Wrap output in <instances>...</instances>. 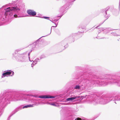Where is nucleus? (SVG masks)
<instances>
[{
	"label": "nucleus",
	"mask_w": 120,
	"mask_h": 120,
	"mask_svg": "<svg viewBox=\"0 0 120 120\" xmlns=\"http://www.w3.org/2000/svg\"><path fill=\"white\" fill-rule=\"evenodd\" d=\"M84 76H86L87 78L83 79V76L79 77L78 79L79 81L78 83L82 81L85 82L86 86L88 87L92 86H104L108 84H112L117 83L120 86V80L118 81L113 76L110 75H105L98 77L96 76L92 77L91 73H87L84 74Z\"/></svg>",
	"instance_id": "f257e3e1"
},
{
	"label": "nucleus",
	"mask_w": 120,
	"mask_h": 120,
	"mask_svg": "<svg viewBox=\"0 0 120 120\" xmlns=\"http://www.w3.org/2000/svg\"><path fill=\"white\" fill-rule=\"evenodd\" d=\"M22 7L20 4L17 5L14 7H9L6 9H4L5 15L8 16H11L13 15L15 18L21 17L20 16V10Z\"/></svg>",
	"instance_id": "f03ea898"
},
{
	"label": "nucleus",
	"mask_w": 120,
	"mask_h": 120,
	"mask_svg": "<svg viewBox=\"0 0 120 120\" xmlns=\"http://www.w3.org/2000/svg\"><path fill=\"white\" fill-rule=\"evenodd\" d=\"M24 96V94L20 92H16L13 94L9 95L8 98L4 97L2 99V103H8L10 100L14 101L21 100Z\"/></svg>",
	"instance_id": "7ed1b4c3"
},
{
	"label": "nucleus",
	"mask_w": 120,
	"mask_h": 120,
	"mask_svg": "<svg viewBox=\"0 0 120 120\" xmlns=\"http://www.w3.org/2000/svg\"><path fill=\"white\" fill-rule=\"evenodd\" d=\"M74 41L73 36H70L68 37L65 38L60 43H59L57 45V47L60 50L59 52L62 51L68 47V46L67 42L68 41L72 42H74Z\"/></svg>",
	"instance_id": "20e7f679"
},
{
	"label": "nucleus",
	"mask_w": 120,
	"mask_h": 120,
	"mask_svg": "<svg viewBox=\"0 0 120 120\" xmlns=\"http://www.w3.org/2000/svg\"><path fill=\"white\" fill-rule=\"evenodd\" d=\"M100 104H105L110 101H111L113 99V98L112 96H102L101 97H99Z\"/></svg>",
	"instance_id": "39448f33"
},
{
	"label": "nucleus",
	"mask_w": 120,
	"mask_h": 120,
	"mask_svg": "<svg viewBox=\"0 0 120 120\" xmlns=\"http://www.w3.org/2000/svg\"><path fill=\"white\" fill-rule=\"evenodd\" d=\"M92 99L89 101V103L94 105H96L99 103V97L96 95H92L91 96Z\"/></svg>",
	"instance_id": "423d86ee"
},
{
	"label": "nucleus",
	"mask_w": 120,
	"mask_h": 120,
	"mask_svg": "<svg viewBox=\"0 0 120 120\" xmlns=\"http://www.w3.org/2000/svg\"><path fill=\"white\" fill-rule=\"evenodd\" d=\"M82 99V96L71 95V97L67 98L66 100L67 101H72L74 100H75V101H80Z\"/></svg>",
	"instance_id": "0eeeda50"
},
{
	"label": "nucleus",
	"mask_w": 120,
	"mask_h": 120,
	"mask_svg": "<svg viewBox=\"0 0 120 120\" xmlns=\"http://www.w3.org/2000/svg\"><path fill=\"white\" fill-rule=\"evenodd\" d=\"M46 36H45L41 37L37 40L35 42H34L32 44H31L30 45L32 46V50H34L35 49V48H37L38 47L39 44L41 43V41H40L41 40V38L42 37H44Z\"/></svg>",
	"instance_id": "6e6552de"
},
{
	"label": "nucleus",
	"mask_w": 120,
	"mask_h": 120,
	"mask_svg": "<svg viewBox=\"0 0 120 120\" xmlns=\"http://www.w3.org/2000/svg\"><path fill=\"white\" fill-rule=\"evenodd\" d=\"M71 1L70 0H66L65 1V2L66 3V4L62 7L60 8L59 10V11L60 13H63L66 8L68 6L69 3L71 2Z\"/></svg>",
	"instance_id": "1a4fd4ad"
},
{
	"label": "nucleus",
	"mask_w": 120,
	"mask_h": 120,
	"mask_svg": "<svg viewBox=\"0 0 120 120\" xmlns=\"http://www.w3.org/2000/svg\"><path fill=\"white\" fill-rule=\"evenodd\" d=\"M14 72L10 70H8L7 71L4 73L2 74V75L4 76V77L5 76H12L14 74Z\"/></svg>",
	"instance_id": "9d476101"
},
{
	"label": "nucleus",
	"mask_w": 120,
	"mask_h": 120,
	"mask_svg": "<svg viewBox=\"0 0 120 120\" xmlns=\"http://www.w3.org/2000/svg\"><path fill=\"white\" fill-rule=\"evenodd\" d=\"M22 106H20L16 108L12 112V114L8 118L9 119H10V117L14 114H15L18 111L22 109Z\"/></svg>",
	"instance_id": "9b49d317"
},
{
	"label": "nucleus",
	"mask_w": 120,
	"mask_h": 120,
	"mask_svg": "<svg viewBox=\"0 0 120 120\" xmlns=\"http://www.w3.org/2000/svg\"><path fill=\"white\" fill-rule=\"evenodd\" d=\"M18 57L19 61L23 62L25 60L26 56L24 54H20L18 55Z\"/></svg>",
	"instance_id": "f8f14e48"
},
{
	"label": "nucleus",
	"mask_w": 120,
	"mask_h": 120,
	"mask_svg": "<svg viewBox=\"0 0 120 120\" xmlns=\"http://www.w3.org/2000/svg\"><path fill=\"white\" fill-rule=\"evenodd\" d=\"M27 14L31 16H34L36 14V12L33 10H29L27 11Z\"/></svg>",
	"instance_id": "ddd939ff"
},
{
	"label": "nucleus",
	"mask_w": 120,
	"mask_h": 120,
	"mask_svg": "<svg viewBox=\"0 0 120 120\" xmlns=\"http://www.w3.org/2000/svg\"><path fill=\"white\" fill-rule=\"evenodd\" d=\"M38 98H53L55 97L49 95H44L39 96Z\"/></svg>",
	"instance_id": "4468645a"
},
{
	"label": "nucleus",
	"mask_w": 120,
	"mask_h": 120,
	"mask_svg": "<svg viewBox=\"0 0 120 120\" xmlns=\"http://www.w3.org/2000/svg\"><path fill=\"white\" fill-rule=\"evenodd\" d=\"M113 98V99L112 100L115 101V103L116 104V101H120V95L118 96H115L114 97L113 96H112Z\"/></svg>",
	"instance_id": "2eb2a0df"
},
{
	"label": "nucleus",
	"mask_w": 120,
	"mask_h": 120,
	"mask_svg": "<svg viewBox=\"0 0 120 120\" xmlns=\"http://www.w3.org/2000/svg\"><path fill=\"white\" fill-rule=\"evenodd\" d=\"M58 19H52V21H51V22H52L54 23L56 25V26H52V27H51V31H50V33L48 34L47 35H46V36L49 35L51 33V30H52V27H57V24H56L54 22H57V21L58 20Z\"/></svg>",
	"instance_id": "dca6fc26"
},
{
	"label": "nucleus",
	"mask_w": 120,
	"mask_h": 120,
	"mask_svg": "<svg viewBox=\"0 0 120 120\" xmlns=\"http://www.w3.org/2000/svg\"><path fill=\"white\" fill-rule=\"evenodd\" d=\"M81 87V86L80 85H76L75 86L74 89L75 90H79Z\"/></svg>",
	"instance_id": "f3484780"
},
{
	"label": "nucleus",
	"mask_w": 120,
	"mask_h": 120,
	"mask_svg": "<svg viewBox=\"0 0 120 120\" xmlns=\"http://www.w3.org/2000/svg\"><path fill=\"white\" fill-rule=\"evenodd\" d=\"M22 49H19L16 50L15 52L13 54V55L14 56V54H16V53H17L19 51Z\"/></svg>",
	"instance_id": "a211bd4d"
},
{
	"label": "nucleus",
	"mask_w": 120,
	"mask_h": 120,
	"mask_svg": "<svg viewBox=\"0 0 120 120\" xmlns=\"http://www.w3.org/2000/svg\"><path fill=\"white\" fill-rule=\"evenodd\" d=\"M107 10H106L105 11V18H107L106 19H108V18L110 16V15H108V16H107Z\"/></svg>",
	"instance_id": "6ab92c4d"
},
{
	"label": "nucleus",
	"mask_w": 120,
	"mask_h": 120,
	"mask_svg": "<svg viewBox=\"0 0 120 120\" xmlns=\"http://www.w3.org/2000/svg\"><path fill=\"white\" fill-rule=\"evenodd\" d=\"M111 34H112V35H113L114 36H119V38L120 39V36L117 35L116 33H112Z\"/></svg>",
	"instance_id": "aec40b11"
},
{
	"label": "nucleus",
	"mask_w": 120,
	"mask_h": 120,
	"mask_svg": "<svg viewBox=\"0 0 120 120\" xmlns=\"http://www.w3.org/2000/svg\"><path fill=\"white\" fill-rule=\"evenodd\" d=\"M46 104H49L51 105H52L54 106H56V105L55 104V103H49V102H47L46 103Z\"/></svg>",
	"instance_id": "412c9836"
},
{
	"label": "nucleus",
	"mask_w": 120,
	"mask_h": 120,
	"mask_svg": "<svg viewBox=\"0 0 120 120\" xmlns=\"http://www.w3.org/2000/svg\"><path fill=\"white\" fill-rule=\"evenodd\" d=\"M110 29L109 30H105L104 31V32H105V31H106V33H107L110 32V30H112L111 29V28H110Z\"/></svg>",
	"instance_id": "4be33fe9"
},
{
	"label": "nucleus",
	"mask_w": 120,
	"mask_h": 120,
	"mask_svg": "<svg viewBox=\"0 0 120 120\" xmlns=\"http://www.w3.org/2000/svg\"><path fill=\"white\" fill-rule=\"evenodd\" d=\"M28 107H33L34 105V104H30L29 105H27Z\"/></svg>",
	"instance_id": "5701e85b"
},
{
	"label": "nucleus",
	"mask_w": 120,
	"mask_h": 120,
	"mask_svg": "<svg viewBox=\"0 0 120 120\" xmlns=\"http://www.w3.org/2000/svg\"><path fill=\"white\" fill-rule=\"evenodd\" d=\"M105 30L106 29H105V28H100V29H99V30L100 31H102L104 30Z\"/></svg>",
	"instance_id": "b1692460"
},
{
	"label": "nucleus",
	"mask_w": 120,
	"mask_h": 120,
	"mask_svg": "<svg viewBox=\"0 0 120 120\" xmlns=\"http://www.w3.org/2000/svg\"><path fill=\"white\" fill-rule=\"evenodd\" d=\"M105 21H104L102 23H100L99 25H98V26H97V27H95V28H96L97 29H98V27L99 26H100Z\"/></svg>",
	"instance_id": "393cba45"
},
{
	"label": "nucleus",
	"mask_w": 120,
	"mask_h": 120,
	"mask_svg": "<svg viewBox=\"0 0 120 120\" xmlns=\"http://www.w3.org/2000/svg\"><path fill=\"white\" fill-rule=\"evenodd\" d=\"M40 60L39 59L37 58L34 61L35 62H36V63H37V62L38 61V60Z\"/></svg>",
	"instance_id": "a878e982"
},
{
	"label": "nucleus",
	"mask_w": 120,
	"mask_h": 120,
	"mask_svg": "<svg viewBox=\"0 0 120 120\" xmlns=\"http://www.w3.org/2000/svg\"><path fill=\"white\" fill-rule=\"evenodd\" d=\"M28 108L27 105H26L24 106L23 107H22V109H24L25 108Z\"/></svg>",
	"instance_id": "bb28decb"
},
{
	"label": "nucleus",
	"mask_w": 120,
	"mask_h": 120,
	"mask_svg": "<svg viewBox=\"0 0 120 120\" xmlns=\"http://www.w3.org/2000/svg\"><path fill=\"white\" fill-rule=\"evenodd\" d=\"M42 18H44L45 19H49V17H46V16H43L42 17Z\"/></svg>",
	"instance_id": "cd10ccee"
},
{
	"label": "nucleus",
	"mask_w": 120,
	"mask_h": 120,
	"mask_svg": "<svg viewBox=\"0 0 120 120\" xmlns=\"http://www.w3.org/2000/svg\"><path fill=\"white\" fill-rule=\"evenodd\" d=\"M32 50H31V51H30V52H29L28 53V57H29V59L30 58V52H31V51H32Z\"/></svg>",
	"instance_id": "c85d7f7f"
},
{
	"label": "nucleus",
	"mask_w": 120,
	"mask_h": 120,
	"mask_svg": "<svg viewBox=\"0 0 120 120\" xmlns=\"http://www.w3.org/2000/svg\"><path fill=\"white\" fill-rule=\"evenodd\" d=\"M81 28L82 29H84L85 28L86 26H81Z\"/></svg>",
	"instance_id": "c756f323"
},
{
	"label": "nucleus",
	"mask_w": 120,
	"mask_h": 120,
	"mask_svg": "<svg viewBox=\"0 0 120 120\" xmlns=\"http://www.w3.org/2000/svg\"><path fill=\"white\" fill-rule=\"evenodd\" d=\"M45 57V56H41L40 57V60H41V59L44 58Z\"/></svg>",
	"instance_id": "7c9ffc66"
},
{
	"label": "nucleus",
	"mask_w": 120,
	"mask_h": 120,
	"mask_svg": "<svg viewBox=\"0 0 120 120\" xmlns=\"http://www.w3.org/2000/svg\"><path fill=\"white\" fill-rule=\"evenodd\" d=\"M36 64V62H35L34 61L32 64L34 66Z\"/></svg>",
	"instance_id": "2f4dec72"
},
{
	"label": "nucleus",
	"mask_w": 120,
	"mask_h": 120,
	"mask_svg": "<svg viewBox=\"0 0 120 120\" xmlns=\"http://www.w3.org/2000/svg\"><path fill=\"white\" fill-rule=\"evenodd\" d=\"M116 94V93L115 92H114L112 94V96H113L115 94Z\"/></svg>",
	"instance_id": "473e14b6"
},
{
	"label": "nucleus",
	"mask_w": 120,
	"mask_h": 120,
	"mask_svg": "<svg viewBox=\"0 0 120 120\" xmlns=\"http://www.w3.org/2000/svg\"><path fill=\"white\" fill-rule=\"evenodd\" d=\"M62 15H61V16H58V17H60V18L62 17Z\"/></svg>",
	"instance_id": "72a5a7b5"
},
{
	"label": "nucleus",
	"mask_w": 120,
	"mask_h": 120,
	"mask_svg": "<svg viewBox=\"0 0 120 120\" xmlns=\"http://www.w3.org/2000/svg\"><path fill=\"white\" fill-rule=\"evenodd\" d=\"M29 60L30 61H31V62H32V61H33L32 60H30V58H29Z\"/></svg>",
	"instance_id": "f704fd0d"
},
{
	"label": "nucleus",
	"mask_w": 120,
	"mask_h": 120,
	"mask_svg": "<svg viewBox=\"0 0 120 120\" xmlns=\"http://www.w3.org/2000/svg\"><path fill=\"white\" fill-rule=\"evenodd\" d=\"M33 65H32V64H31V67H33Z\"/></svg>",
	"instance_id": "c9c22d12"
},
{
	"label": "nucleus",
	"mask_w": 120,
	"mask_h": 120,
	"mask_svg": "<svg viewBox=\"0 0 120 120\" xmlns=\"http://www.w3.org/2000/svg\"><path fill=\"white\" fill-rule=\"evenodd\" d=\"M96 38H98V39H100V38H98L97 37H96Z\"/></svg>",
	"instance_id": "e433bc0d"
},
{
	"label": "nucleus",
	"mask_w": 120,
	"mask_h": 120,
	"mask_svg": "<svg viewBox=\"0 0 120 120\" xmlns=\"http://www.w3.org/2000/svg\"><path fill=\"white\" fill-rule=\"evenodd\" d=\"M75 34H73V35H75Z\"/></svg>",
	"instance_id": "4c0bfd02"
},
{
	"label": "nucleus",
	"mask_w": 120,
	"mask_h": 120,
	"mask_svg": "<svg viewBox=\"0 0 120 120\" xmlns=\"http://www.w3.org/2000/svg\"><path fill=\"white\" fill-rule=\"evenodd\" d=\"M105 37H103V38H102V39H104V38H105Z\"/></svg>",
	"instance_id": "58836bf2"
},
{
	"label": "nucleus",
	"mask_w": 120,
	"mask_h": 120,
	"mask_svg": "<svg viewBox=\"0 0 120 120\" xmlns=\"http://www.w3.org/2000/svg\"><path fill=\"white\" fill-rule=\"evenodd\" d=\"M50 21H51H51H51V20H49Z\"/></svg>",
	"instance_id": "ea45409f"
},
{
	"label": "nucleus",
	"mask_w": 120,
	"mask_h": 120,
	"mask_svg": "<svg viewBox=\"0 0 120 120\" xmlns=\"http://www.w3.org/2000/svg\"><path fill=\"white\" fill-rule=\"evenodd\" d=\"M2 78H3V77L2 76V77H1Z\"/></svg>",
	"instance_id": "a19ab883"
},
{
	"label": "nucleus",
	"mask_w": 120,
	"mask_h": 120,
	"mask_svg": "<svg viewBox=\"0 0 120 120\" xmlns=\"http://www.w3.org/2000/svg\"><path fill=\"white\" fill-rule=\"evenodd\" d=\"M37 17H38V16ZM38 17H40V16H38Z\"/></svg>",
	"instance_id": "79ce46f5"
}]
</instances>
